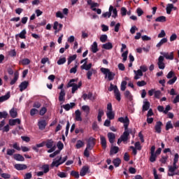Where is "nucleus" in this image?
Returning <instances> with one entry per match:
<instances>
[{
  "label": "nucleus",
  "mask_w": 179,
  "mask_h": 179,
  "mask_svg": "<svg viewBox=\"0 0 179 179\" xmlns=\"http://www.w3.org/2000/svg\"><path fill=\"white\" fill-rule=\"evenodd\" d=\"M108 138L109 139L110 143H114L115 141V134L114 133H108Z\"/></svg>",
  "instance_id": "obj_22"
},
{
  "label": "nucleus",
  "mask_w": 179,
  "mask_h": 179,
  "mask_svg": "<svg viewBox=\"0 0 179 179\" xmlns=\"http://www.w3.org/2000/svg\"><path fill=\"white\" fill-rule=\"evenodd\" d=\"M149 108H150V103L145 99V101H143V111H148Z\"/></svg>",
  "instance_id": "obj_13"
},
{
  "label": "nucleus",
  "mask_w": 179,
  "mask_h": 179,
  "mask_svg": "<svg viewBox=\"0 0 179 179\" xmlns=\"http://www.w3.org/2000/svg\"><path fill=\"white\" fill-rule=\"evenodd\" d=\"M57 146L59 150H62V149H64V143H62V141H58Z\"/></svg>",
  "instance_id": "obj_61"
},
{
  "label": "nucleus",
  "mask_w": 179,
  "mask_h": 179,
  "mask_svg": "<svg viewBox=\"0 0 179 179\" xmlns=\"http://www.w3.org/2000/svg\"><path fill=\"white\" fill-rule=\"evenodd\" d=\"M42 169H43L45 174H47V173H48V171H50V166L48 164L43 165L42 166Z\"/></svg>",
  "instance_id": "obj_48"
},
{
  "label": "nucleus",
  "mask_w": 179,
  "mask_h": 179,
  "mask_svg": "<svg viewBox=\"0 0 179 179\" xmlns=\"http://www.w3.org/2000/svg\"><path fill=\"white\" fill-rule=\"evenodd\" d=\"M135 73L134 79L135 80H138V79H140L139 76H143V73L142 72V70L138 69V71H134Z\"/></svg>",
  "instance_id": "obj_18"
},
{
  "label": "nucleus",
  "mask_w": 179,
  "mask_h": 179,
  "mask_svg": "<svg viewBox=\"0 0 179 179\" xmlns=\"http://www.w3.org/2000/svg\"><path fill=\"white\" fill-rule=\"evenodd\" d=\"M93 73H96V70H94L93 69L91 70H88V71L87 72V79H89V80L92 79V76L93 75Z\"/></svg>",
  "instance_id": "obj_38"
},
{
  "label": "nucleus",
  "mask_w": 179,
  "mask_h": 179,
  "mask_svg": "<svg viewBox=\"0 0 179 179\" xmlns=\"http://www.w3.org/2000/svg\"><path fill=\"white\" fill-rule=\"evenodd\" d=\"M176 76V73H174V71H171L166 76L167 79H171V78H174Z\"/></svg>",
  "instance_id": "obj_57"
},
{
  "label": "nucleus",
  "mask_w": 179,
  "mask_h": 179,
  "mask_svg": "<svg viewBox=\"0 0 179 179\" xmlns=\"http://www.w3.org/2000/svg\"><path fill=\"white\" fill-rule=\"evenodd\" d=\"M168 159H169V156L162 155V158L159 159V162H161L162 164H166Z\"/></svg>",
  "instance_id": "obj_44"
},
{
  "label": "nucleus",
  "mask_w": 179,
  "mask_h": 179,
  "mask_svg": "<svg viewBox=\"0 0 179 179\" xmlns=\"http://www.w3.org/2000/svg\"><path fill=\"white\" fill-rule=\"evenodd\" d=\"M13 149H15V150H18V151L22 150V148H20V146L19 145V144H17V143H15L13 145Z\"/></svg>",
  "instance_id": "obj_60"
},
{
  "label": "nucleus",
  "mask_w": 179,
  "mask_h": 179,
  "mask_svg": "<svg viewBox=\"0 0 179 179\" xmlns=\"http://www.w3.org/2000/svg\"><path fill=\"white\" fill-rule=\"evenodd\" d=\"M177 80V76H174L173 78H171V80H169L167 83L168 85H174V83H176V81Z\"/></svg>",
  "instance_id": "obj_53"
},
{
  "label": "nucleus",
  "mask_w": 179,
  "mask_h": 179,
  "mask_svg": "<svg viewBox=\"0 0 179 179\" xmlns=\"http://www.w3.org/2000/svg\"><path fill=\"white\" fill-rule=\"evenodd\" d=\"M15 169H16V170H18L19 171H22V170H26V169H27V165L26 164H16L14 166Z\"/></svg>",
  "instance_id": "obj_11"
},
{
  "label": "nucleus",
  "mask_w": 179,
  "mask_h": 179,
  "mask_svg": "<svg viewBox=\"0 0 179 179\" xmlns=\"http://www.w3.org/2000/svg\"><path fill=\"white\" fill-rule=\"evenodd\" d=\"M173 128H174V127L173 126L171 121L167 122L166 124V131H169V129H173Z\"/></svg>",
  "instance_id": "obj_43"
},
{
  "label": "nucleus",
  "mask_w": 179,
  "mask_h": 179,
  "mask_svg": "<svg viewBox=\"0 0 179 179\" xmlns=\"http://www.w3.org/2000/svg\"><path fill=\"white\" fill-rule=\"evenodd\" d=\"M81 69H85V71H90L92 69V63L87 64V62H85L81 66Z\"/></svg>",
  "instance_id": "obj_20"
},
{
  "label": "nucleus",
  "mask_w": 179,
  "mask_h": 179,
  "mask_svg": "<svg viewBox=\"0 0 179 179\" xmlns=\"http://www.w3.org/2000/svg\"><path fill=\"white\" fill-rule=\"evenodd\" d=\"M102 48H103V50H113V43L108 42L102 45Z\"/></svg>",
  "instance_id": "obj_28"
},
{
  "label": "nucleus",
  "mask_w": 179,
  "mask_h": 179,
  "mask_svg": "<svg viewBox=\"0 0 179 179\" xmlns=\"http://www.w3.org/2000/svg\"><path fill=\"white\" fill-rule=\"evenodd\" d=\"M61 160H62V157H60L58 160L52 162L51 164V167H59V166L62 164Z\"/></svg>",
  "instance_id": "obj_19"
},
{
  "label": "nucleus",
  "mask_w": 179,
  "mask_h": 179,
  "mask_svg": "<svg viewBox=\"0 0 179 179\" xmlns=\"http://www.w3.org/2000/svg\"><path fill=\"white\" fill-rule=\"evenodd\" d=\"M179 155L178 153L175 154L173 164H177L178 163Z\"/></svg>",
  "instance_id": "obj_58"
},
{
  "label": "nucleus",
  "mask_w": 179,
  "mask_h": 179,
  "mask_svg": "<svg viewBox=\"0 0 179 179\" xmlns=\"http://www.w3.org/2000/svg\"><path fill=\"white\" fill-rule=\"evenodd\" d=\"M160 54L161 55H162V57H164V58H166V59H170V60L174 59V52H171L170 53L161 52Z\"/></svg>",
  "instance_id": "obj_6"
},
{
  "label": "nucleus",
  "mask_w": 179,
  "mask_h": 179,
  "mask_svg": "<svg viewBox=\"0 0 179 179\" xmlns=\"http://www.w3.org/2000/svg\"><path fill=\"white\" fill-rule=\"evenodd\" d=\"M100 141L102 148L106 150V149H107V140H106V137H104L103 136H101Z\"/></svg>",
  "instance_id": "obj_10"
},
{
  "label": "nucleus",
  "mask_w": 179,
  "mask_h": 179,
  "mask_svg": "<svg viewBox=\"0 0 179 179\" xmlns=\"http://www.w3.org/2000/svg\"><path fill=\"white\" fill-rule=\"evenodd\" d=\"M167 43V38H162L156 45L157 48H160L163 45V44H166Z\"/></svg>",
  "instance_id": "obj_34"
},
{
  "label": "nucleus",
  "mask_w": 179,
  "mask_h": 179,
  "mask_svg": "<svg viewBox=\"0 0 179 179\" xmlns=\"http://www.w3.org/2000/svg\"><path fill=\"white\" fill-rule=\"evenodd\" d=\"M55 144V142H54L52 139H48L45 143L48 149L52 148V146H54Z\"/></svg>",
  "instance_id": "obj_17"
},
{
  "label": "nucleus",
  "mask_w": 179,
  "mask_h": 179,
  "mask_svg": "<svg viewBox=\"0 0 179 179\" xmlns=\"http://www.w3.org/2000/svg\"><path fill=\"white\" fill-rule=\"evenodd\" d=\"M26 29H23L19 34L15 35V38L17 40V38L20 37V38H26Z\"/></svg>",
  "instance_id": "obj_25"
},
{
  "label": "nucleus",
  "mask_w": 179,
  "mask_h": 179,
  "mask_svg": "<svg viewBox=\"0 0 179 179\" xmlns=\"http://www.w3.org/2000/svg\"><path fill=\"white\" fill-rule=\"evenodd\" d=\"M79 87H82V81H80L78 83V85H77L76 84H75L74 85H73L72 87V90H71V92L73 94L75 93V92L76 90H78V89H79Z\"/></svg>",
  "instance_id": "obj_29"
},
{
  "label": "nucleus",
  "mask_w": 179,
  "mask_h": 179,
  "mask_svg": "<svg viewBox=\"0 0 179 179\" xmlns=\"http://www.w3.org/2000/svg\"><path fill=\"white\" fill-rule=\"evenodd\" d=\"M162 127H163V122L158 121L155 126V130L157 134H162Z\"/></svg>",
  "instance_id": "obj_7"
},
{
  "label": "nucleus",
  "mask_w": 179,
  "mask_h": 179,
  "mask_svg": "<svg viewBox=\"0 0 179 179\" xmlns=\"http://www.w3.org/2000/svg\"><path fill=\"white\" fill-rule=\"evenodd\" d=\"M106 115L109 120H114V118L115 117V115H114V113H113V111H108L106 113Z\"/></svg>",
  "instance_id": "obj_42"
},
{
  "label": "nucleus",
  "mask_w": 179,
  "mask_h": 179,
  "mask_svg": "<svg viewBox=\"0 0 179 179\" xmlns=\"http://www.w3.org/2000/svg\"><path fill=\"white\" fill-rule=\"evenodd\" d=\"M13 159L14 160H17V162H24V157L20 154H15Z\"/></svg>",
  "instance_id": "obj_15"
},
{
  "label": "nucleus",
  "mask_w": 179,
  "mask_h": 179,
  "mask_svg": "<svg viewBox=\"0 0 179 179\" xmlns=\"http://www.w3.org/2000/svg\"><path fill=\"white\" fill-rule=\"evenodd\" d=\"M75 106H76V103L71 102L69 103H66V105L63 106V108H64V110H66V111H69V110H71V108H73L75 107Z\"/></svg>",
  "instance_id": "obj_14"
},
{
  "label": "nucleus",
  "mask_w": 179,
  "mask_h": 179,
  "mask_svg": "<svg viewBox=\"0 0 179 179\" xmlns=\"http://www.w3.org/2000/svg\"><path fill=\"white\" fill-rule=\"evenodd\" d=\"M15 152H16V150L15 149H10V148L7 149L8 156H14L13 154H15Z\"/></svg>",
  "instance_id": "obj_46"
},
{
  "label": "nucleus",
  "mask_w": 179,
  "mask_h": 179,
  "mask_svg": "<svg viewBox=\"0 0 179 179\" xmlns=\"http://www.w3.org/2000/svg\"><path fill=\"white\" fill-rule=\"evenodd\" d=\"M166 20L167 19L166 18V17L163 15L159 16L155 19V22H159L160 23H164V22H166Z\"/></svg>",
  "instance_id": "obj_37"
},
{
  "label": "nucleus",
  "mask_w": 179,
  "mask_h": 179,
  "mask_svg": "<svg viewBox=\"0 0 179 179\" xmlns=\"http://www.w3.org/2000/svg\"><path fill=\"white\" fill-rule=\"evenodd\" d=\"M157 65L159 69H164L166 68V64H164V57L159 56L158 58Z\"/></svg>",
  "instance_id": "obj_5"
},
{
  "label": "nucleus",
  "mask_w": 179,
  "mask_h": 179,
  "mask_svg": "<svg viewBox=\"0 0 179 179\" xmlns=\"http://www.w3.org/2000/svg\"><path fill=\"white\" fill-rule=\"evenodd\" d=\"M75 114H76V120L77 121H82V116H81L82 113H80V110H76Z\"/></svg>",
  "instance_id": "obj_33"
},
{
  "label": "nucleus",
  "mask_w": 179,
  "mask_h": 179,
  "mask_svg": "<svg viewBox=\"0 0 179 179\" xmlns=\"http://www.w3.org/2000/svg\"><path fill=\"white\" fill-rule=\"evenodd\" d=\"M114 93L116 100H117V101H121V92H120V90L115 87Z\"/></svg>",
  "instance_id": "obj_23"
},
{
  "label": "nucleus",
  "mask_w": 179,
  "mask_h": 179,
  "mask_svg": "<svg viewBox=\"0 0 179 179\" xmlns=\"http://www.w3.org/2000/svg\"><path fill=\"white\" fill-rule=\"evenodd\" d=\"M156 157H157V155H156V154H151L150 157V162H151V163H155V162H156Z\"/></svg>",
  "instance_id": "obj_55"
},
{
  "label": "nucleus",
  "mask_w": 179,
  "mask_h": 179,
  "mask_svg": "<svg viewBox=\"0 0 179 179\" xmlns=\"http://www.w3.org/2000/svg\"><path fill=\"white\" fill-rule=\"evenodd\" d=\"M91 51L94 54H96L99 51V48L97 45V42H94L93 44L91 46Z\"/></svg>",
  "instance_id": "obj_26"
},
{
  "label": "nucleus",
  "mask_w": 179,
  "mask_h": 179,
  "mask_svg": "<svg viewBox=\"0 0 179 179\" xmlns=\"http://www.w3.org/2000/svg\"><path fill=\"white\" fill-rule=\"evenodd\" d=\"M173 8H174V5L173 3H168L166 6V13L167 15L171 14V10H173Z\"/></svg>",
  "instance_id": "obj_31"
},
{
  "label": "nucleus",
  "mask_w": 179,
  "mask_h": 179,
  "mask_svg": "<svg viewBox=\"0 0 179 179\" xmlns=\"http://www.w3.org/2000/svg\"><path fill=\"white\" fill-rule=\"evenodd\" d=\"M10 97V94L8 93L7 94L0 96V103H3V101H6Z\"/></svg>",
  "instance_id": "obj_35"
},
{
  "label": "nucleus",
  "mask_w": 179,
  "mask_h": 179,
  "mask_svg": "<svg viewBox=\"0 0 179 179\" xmlns=\"http://www.w3.org/2000/svg\"><path fill=\"white\" fill-rule=\"evenodd\" d=\"M89 171V167L88 166H83L80 171V176L81 177H85L86 174H87V172Z\"/></svg>",
  "instance_id": "obj_16"
},
{
  "label": "nucleus",
  "mask_w": 179,
  "mask_h": 179,
  "mask_svg": "<svg viewBox=\"0 0 179 179\" xmlns=\"http://www.w3.org/2000/svg\"><path fill=\"white\" fill-rule=\"evenodd\" d=\"M58 177H59L60 178H66V177H68V174L65 172H59L57 173Z\"/></svg>",
  "instance_id": "obj_51"
},
{
  "label": "nucleus",
  "mask_w": 179,
  "mask_h": 179,
  "mask_svg": "<svg viewBox=\"0 0 179 179\" xmlns=\"http://www.w3.org/2000/svg\"><path fill=\"white\" fill-rule=\"evenodd\" d=\"M108 36L106 34L101 35L100 37V41L101 43H106L107 41Z\"/></svg>",
  "instance_id": "obj_56"
},
{
  "label": "nucleus",
  "mask_w": 179,
  "mask_h": 179,
  "mask_svg": "<svg viewBox=\"0 0 179 179\" xmlns=\"http://www.w3.org/2000/svg\"><path fill=\"white\" fill-rule=\"evenodd\" d=\"M122 61L123 62H125V61H127V59H128V50L125 51L124 52H123L122 54Z\"/></svg>",
  "instance_id": "obj_54"
},
{
  "label": "nucleus",
  "mask_w": 179,
  "mask_h": 179,
  "mask_svg": "<svg viewBox=\"0 0 179 179\" xmlns=\"http://www.w3.org/2000/svg\"><path fill=\"white\" fill-rule=\"evenodd\" d=\"M65 90H62L59 96V101H65Z\"/></svg>",
  "instance_id": "obj_30"
},
{
  "label": "nucleus",
  "mask_w": 179,
  "mask_h": 179,
  "mask_svg": "<svg viewBox=\"0 0 179 179\" xmlns=\"http://www.w3.org/2000/svg\"><path fill=\"white\" fill-rule=\"evenodd\" d=\"M85 146V143L81 140L77 141V143L76 145V149H80V148H83Z\"/></svg>",
  "instance_id": "obj_41"
},
{
  "label": "nucleus",
  "mask_w": 179,
  "mask_h": 179,
  "mask_svg": "<svg viewBox=\"0 0 179 179\" xmlns=\"http://www.w3.org/2000/svg\"><path fill=\"white\" fill-rule=\"evenodd\" d=\"M113 164H114L115 167H120L121 164V159L120 158H115L113 161Z\"/></svg>",
  "instance_id": "obj_39"
},
{
  "label": "nucleus",
  "mask_w": 179,
  "mask_h": 179,
  "mask_svg": "<svg viewBox=\"0 0 179 179\" xmlns=\"http://www.w3.org/2000/svg\"><path fill=\"white\" fill-rule=\"evenodd\" d=\"M58 26H59V31L60 30H62V27H64V25L62 24H59L58 22H55L53 25L54 30H58Z\"/></svg>",
  "instance_id": "obj_27"
},
{
  "label": "nucleus",
  "mask_w": 179,
  "mask_h": 179,
  "mask_svg": "<svg viewBox=\"0 0 179 179\" xmlns=\"http://www.w3.org/2000/svg\"><path fill=\"white\" fill-rule=\"evenodd\" d=\"M27 86H29V82L28 81H24L20 83L19 85L20 91L23 92V90H26L27 89Z\"/></svg>",
  "instance_id": "obj_12"
},
{
  "label": "nucleus",
  "mask_w": 179,
  "mask_h": 179,
  "mask_svg": "<svg viewBox=\"0 0 179 179\" xmlns=\"http://www.w3.org/2000/svg\"><path fill=\"white\" fill-rule=\"evenodd\" d=\"M81 110H83V111H85L87 115H89V114L90 113V107H89V106L87 105L83 106Z\"/></svg>",
  "instance_id": "obj_32"
},
{
  "label": "nucleus",
  "mask_w": 179,
  "mask_h": 179,
  "mask_svg": "<svg viewBox=\"0 0 179 179\" xmlns=\"http://www.w3.org/2000/svg\"><path fill=\"white\" fill-rule=\"evenodd\" d=\"M56 17H59L60 19H64V14L61 11H57L56 13Z\"/></svg>",
  "instance_id": "obj_62"
},
{
  "label": "nucleus",
  "mask_w": 179,
  "mask_h": 179,
  "mask_svg": "<svg viewBox=\"0 0 179 179\" xmlns=\"http://www.w3.org/2000/svg\"><path fill=\"white\" fill-rule=\"evenodd\" d=\"M65 62H66V57H62V58H60L57 64V65H64V64H65Z\"/></svg>",
  "instance_id": "obj_47"
},
{
  "label": "nucleus",
  "mask_w": 179,
  "mask_h": 179,
  "mask_svg": "<svg viewBox=\"0 0 179 179\" xmlns=\"http://www.w3.org/2000/svg\"><path fill=\"white\" fill-rule=\"evenodd\" d=\"M30 64V59L25 58L22 59L21 61L19 62L20 65H29Z\"/></svg>",
  "instance_id": "obj_36"
},
{
  "label": "nucleus",
  "mask_w": 179,
  "mask_h": 179,
  "mask_svg": "<svg viewBox=\"0 0 179 179\" xmlns=\"http://www.w3.org/2000/svg\"><path fill=\"white\" fill-rule=\"evenodd\" d=\"M125 89H127V81L124 80L121 83L120 90H122V92H124Z\"/></svg>",
  "instance_id": "obj_50"
},
{
  "label": "nucleus",
  "mask_w": 179,
  "mask_h": 179,
  "mask_svg": "<svg viewBox=\"0 0 179 179\" xmlns=\"http://www.w3.org/2000/svg\"><path fill=\"white\" fill-rule=\"evenodd\" d=\"M101 71L103 75L108 76V80H113L114 79V76H115V73L110 71V69L106 68H101Z\"/></svg>",
  "instance_id": "obj_2"
},
{
  "label": "nucleus",
  "mask_w": 179,
  "mask_h": 179,
  "mask_svg": "<svg viewBox=\"0 0 179 179\" xmlns=\"http://www.w3.org/2000/svg\"><path fill=\"white\" fill-rule=\"evenodd\" d=\"M38 127L39 129H41V131H43V129H45V127H47V122L45 121V120L38 121Z\"/></svg>",
  "instance_id": "obj_9"
},
{
  "label": "nucleus",
  "mask_w": 179,
  "mask_h": 179,
  "mask_svg": "<svg viewBox=\"0 0 179 179\" xmlns=\"http://www.w3.org/2000/svg\"><path fill=\"white\" fill-rule=\"evenodd\" d=\"M2 118H8V112L3 111L0 112V120H2Z\"/></svg>",
  "instance_id": "obj_52"
},
{
  "label": "nucleus",
  "mask_w": 179,
  "mask_h": 179,
  "mask_svg": "<svg viewBox=\"0 0 179 179\" xmlns=\"http://www.w3.org/2000/svg\"><path fill=\"white\" fill-rule=\"evenodd\" d=\"M45 113H47V108H45V107L41 108V109L39 111L40 115H44V114H45Z\"/></svg>",
  "instance_id": "obj_59"
},
{
  "label": "nucleus",
  "mask_w": 179,
  "mask_h": 179,
  "mask_svg": "<svg viewBox=\"0 0 179 179\" xmlns=\"http://www.w3.org/2000/svg\"><path fill=\"white\" fill-rule=\"evenodd\" d=\"M8 124H9V125H10V127H13V126L16 125L17 124L18 125H20V124H22V120H20V119H19V118L10 119L8 120Z\"/></svg>",
  "instance_id": "obj_8"
},
{
  "label": "nucleus",
  "mask_w": 179,
  "mask_h": 179,
  "mask_svg": "<svg viewBox=\"0 0 179 179\" xmlns=\"http://www.w3.org/2000/svg\"><path fill=\"white\" fill-rule=\"evenodd\" d=\"M1 177L4 179H9L10 178V174L8 173H1Z\"/></svg>",
  "instance_id": "obj_64"
},
{
  "label": "nucleus",
  "mask_w": 179,
  "mask_h": 179,
  "mask_svg": "<svg viewBox=\"0 0 179 179\" xmlns=\"http://www.w3.org/2000/svg\"><path fill=\"white\" fill-rule=\"evenodd\" d=\"M136 13L138 16H142V15H143V10H142L141 8H138L136 10Z\"/></svg>",
  "instance_id": "obj_63"
},
{
  "label": "nucleus",
  "mask_w": 179,
  "mask_h": 179,
  "mask_svg": "<svg viewBox=\"0 0 179 179\" xmlns=\"http://www.w3.org/2000/svg\"><path fill=\"white\" fill-rule=\"evenodd\" d=\"M70 175L71 176V177H74L75 178H79L80 177L79 172L76 171H72Z\"/></svg>",
  "instance_id": "obj_45"
},
{
  "label": "nucleus",
  "mask_w": 179,
  "mask_h": 179,
  "mask_svg": "<svg viewBox=\"0 0 179 179\" xmlns=\"http://www.w3.org/2000/svg\"><path fill=\"white\" fill-rule=\"evenodd\" d=\"M136 85H137V86H138V87H143V86H146L147 83H146V81H145V80H141V81H138V82L136 83Z\"/></svg>",
  "instance_id": "obj_49"
},
{
  "label": "nucleus",
  "mask_w": 179,
  "mask_h": 179,
  "mask_svg": "<svg viewBox=\"0 0 179 179\" xmlns=\"http://www.w3.org/2000/svg\"><path fill=\"white\" fill-rule=\"evenodd\" d=\"M177 169H178V166H177V164H173V166H169L168 176L169 177H173L174 176H177V174H178V173H174V171H176V170H177Z\"/></svg>",
  "instance_id": "obj_3"
},
{
  "label": "nucleus",
  "mask_w": 179,
  "mask_h": 179,
  "mask_svg": "<svg viewBox=\"0 0 179 179\" xmlns=\"http://www.w3.org/2000/svg\"><path fill=\"white\" fill-rule=\"evenodd\" d=\"M9 113L11 118H16L17 117V109L13 108Z\"/></svg>",
  "instance_id": "obj_24"
},
{
  "label": "nucleus",
  "mask_w": 179,
  "mask_h": 179,
  "mask_svg": "<svg viewBox=\"0 0 179 179\" xmlns=\"http://www.w3.org/2000/svg\"><path fill=\"white\" fill-rule=\"evenodd\" d=\"M119 122H122L124 124V131L122 135H121L120 138L123 142H127L128 139H129V134H132V131L128 130V127H129V118L128 116L125 117H121L118 118Z\"/></svg>",
  "instance_id": "obj_1"
},
{
  "label": "nucleus",
  "mask_w": 179,
  "mask_h": 179,
  "mask_svg": "<svg viewBox=\"0 0 179 179\" xmlns=\"http://www.w3.org/2000/svg\"><path fill=\"white\" fill-rule=\"evenodd\" d=\"M94 145H96V138L90 137L87 143V149L92 150L94 148Z\"/></svg>",
  "instance_id": "obj_4"
},
{
  "label": "nucleus",
  "mask_w": 179,
  "mask_h": 179,
  "mask_svg": "<svg viewBox=\"0 0 179 179\" xmlns=\"http://www.w3.org/2000/svg\"><path fill=\"white\" fill-rule=\"evenodd\" d=\"M124 96L128 99V100H129V101H132L133 100V96H132V94H131V92L127 90L125 92H124Z\"/></svg>",
  "instance_id": "obj_40"
},
{
  "label": "nucleus",
  "mask_w": 179,
  "mask_h": 179,
  "mask_svg": "<svg viewBox=\"0 0 179 179\" xmlns=\"http://www.w3.org/2000/svg\"><path fill=\"white\" fill-rule=\"evenodd\" d=\"M120 150V148L117 146H113L111 147L110 151V156H113V155H117Z\"/></svg>",
  "instance_id": "obj_21"
}]
</instances>
